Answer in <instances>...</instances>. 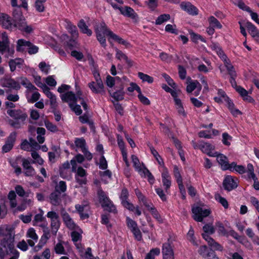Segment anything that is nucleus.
I'll list each match as a JSON object with an SVG mask.
<instances>
[{"label":"nucleus","mask_w":259,"mask_h":259,"mask_svg":"<svg viewBox=\"0 0 259 259\" xmlns=\"http://www.w3.org/2000/svg\"><path fill=\"white\" fill-rule=\"evenodd\" d=\"M244 11L247 12L250 16L251 19L256 23L259 25L258 15L253 11L248 6L244 5Z\"/></svg>","instance_id":"nucleus-27"},{"label":"nucleus","mask_w":259,"mask_h":259,"mask_svg":"<svg viewBox=\"0 0 259 259\" xmlns=\"http://www.w3.org/2000/svg\"><path fill=\"white\" fill-rule=\"evenodd\" d=\"M189 32L191 36V39L193 42L197 43L198 40H200L202 42H206L205 39L201 35L195 33L192 30L189 31Z\"/></svg>","instance_id":"nucleus-34"},{"label":"nucleus","mask_w":259,"mask_h":259,"mask_svg":"<svg viewBox=\"0 0 259 259\" xmlns=\"http://www.w3.org/2000/svg\"><path fill=\"white\" fill-rule=\"evenodd\" d=\"M146 4L152 11H154L158 6L157 0H148Z\"/></svg>","instance_id":"nucleus-59"},{"label":"nucleus","mask_w":259,"mask_h":259,"mask_svg":"<svg viewBox=\"0 0 259 259\" xmlns=\"http://www.w3.org/2000/svg\"><path fill=\"white\" fill-rule=\"evenodd\" d=\"M99 168L102 169H106L107 168V162L103 155H102L99 160Z\"/></svg>","instance_id":"nucleus-63"},{"label":"nucleus","mask_w":259,"mask_h":259,"mask_svg":"<svg viewBox=\"0 0 259 259\" xmlns=\"http://www.w3.org/2000/svg\"><path fill=\"white\" fill-rule=\"evenodd\" d=\"M17 133L13 132L11 133L6 139L5 145L2 147V151L4 153L9 152L14 147L16 140Z\"/></svg>","instance_id":"nucleus-8"},{"label":"nucleus","mask_w":259,"mask_h":259,"mask_svg":"<svg viewBox=\"0 0 259 259\" xmlns=\"http://www.w3.org/2000/svg\"><path fill=\"white\" fill-rule=\"evenodd\" d=\"M135 191L139 200L142 202L145 206V207H146L147 208H149L150 205L148 203L147 199L145 196L142 194L141 192L138 189H135Z\"/></svg>","instance_id":"nucleus-29"},{"label":"nucleus","mask_w":259,"mask_h":259,"mask_svg":"<svg viewBox=\"0 0 259 259\" xmlns=\"http://www.w3.org/2000/svg\"><path fill=\"white\" fill-rule=\"evenodd\" d=\"M143 173L144 174V176L148 177V181L150 184L152 185L154 183L155 179L150 171L147 168L145 165L143 163Z\"/></svg>","instance_id":"nucleus-32"},{"label":"nucleus","mask_w":259,"mask_h":259,"mask_svg":"<svg viewBox=\"0 0 259 259\" xmlns=\"http://www.w3.org/2000/svg\"><path fill=\"white\" fill-rule=\"evenodd\" d=\"M126 222L127 227L131 231L138 227L137 223L128 217L126 218Z\"/></svg>","instance_id":"nucleus-55"},{"label":"nucleus","mask_w":259,"mask_h":259,"mask_svg":"<svg viewBox=\"0 0 259 259\" xmlns=\"http://www.w3.org/2000/svg\"><path fill=\"white\" fill-rule=\"evenodd\" d=\"M203 230L205 233L212 234L215 232L213 226L210 224H206L203 227Z\"/></svg>","instance_id":"nucleus-52"},{"label":"nucleus","mask_w":259,"mask_h":259,"mask_svg":"<svg viewBox=\"0 0 259 259\" xmlns=\"http://www.w3.org/2000/svg\"><path fill=\"white\" fill-rule=\"evenodd\" d=\"M47 217L51 219L52 233L56 236L61 225L59 216L55 211H51L47 213Z\"/></svg>","instance_id":"nucleus-5"},{"label":"nucleus","mask_w":259,"mask_h":259,"mask_svg":"<svg viewBox=\"0 0 259 259\" xmlns=\"http://www.w3.org/2000/svg\"><path fill=\"white\" fill-rule=\"evenodd\" d=\"M148 209L151 211L152 216L155 219H156L158 222L160 223L162 222L160 215L159 214V212L154 207H150L149 206V208Z\"/></svg>","instance_id":"nucleus-46"},{"label":"nucleus","mask_w":259,"mask_h":259,"mask_svg":"<svg viewBox=\"0 0 259 259\" xmlns=\"http://www.w3.org/2000/svg\"><path fill=\"white\" fill-rule=\"evenodd\" d=\"M108 31H110V30L107 27L104 22H101L100 27L95 29L97 38L104 48L106 47L105 35L109 36Z\"/></svg>","instance_id":"nucleus-4"},{"label":"nucleus","mask_w":259,"mask_h":259,"mask_svg":"<svg viewBox=\"0 0 259 259\" xmlns=\"http://www.w3.org/2000/svg\"><path fill=\"white\" fill-rule=\"evenodd\" d=\"M22 166L25 169V175L26 176H32L34 174L35 170L32 166L30 165V162L26 159H23Z\"/></svg>","instance_id":"nucleus-23"},{"label":"nucleus","mask_w":259,"mask_h":259,"mask_svg":"<svg viewBox=\"0 0 259 259\" xmlns=\"http://www.w3.org/2000/svg\"><path fill=\"white\" fill-rule=\"evenodd\" d=\"M14 26L17 28L21 31H24L27 33H31L33 29L31 26L27 25L25 18L21 19L20 21H16L14 22Z\"/></svg>","instance_id":"nucleus-11"},{"label":"nucleus","mask_w":259,"mask_h":259,"mask_svg":"<svg viewBox=\"0 0 259 259\" xmlns=\"http://www.w3.org/2000/svg\"><path fill=\"white\" fill-rule=\"evenodd\" d=\"M128 196V192L127 189L126 188L122 189L120 196L121 204L125 208L128 209L130 211L133 212L135 211V213L137 215H140L141 214V211L139 209V207H135L133 204L127 201Z\"/></svg>","instance_id":"nucleus-3"},{"label":"nucleus","mask_w":259,"mask_h":259,"mask_svg":"<svg viewBox=\"0 0 259 259\" xmlns=\"http://www.w3.org/2000/svg\"><path fill=\"white\" fill-rule=\"evenodd\" d=\"M45 2H41L38 0H36L35 2V8L39 12H42L45 11V7L44 3Z\"/></svg>","instance_id":"nucleus-60"},{"label":"nucleus","mask_w":259,"mask_h":259,"mask_svg":"<svg viewBox=\"0 0 259 259\" xmlns=\"http://www.w3.org/2000/svg\"><path fill=\"white\" fill-rule=\"evenodd\" d=\"M60 192L54 191L52 192L49 196L50 203L54 206H59L62 202Z\"/></svg>","instance_id":"nucleus-17"},{"label":"nucleus","mask_w":259,"mask_h":259,"mask_svg":"<svg viewBox=\"0 0 259 259\" xmlns=\"http://www.w3.org/2000/svg\"><path fill=\"white\" fill-rule=\"evenodd\" d=\"M162 252L163 258L174 257L173 249L169 243H165L163 244Z\"/></svg>","instance_id":"nucleus-18"},{"label":"nucleus","mask_w":259,"mask_h":259,"mask_svg":"<svg viewBox=\"0 0 259 259\" xmlns=\"http://www.w3.org/2000/svg\"><path fill=\"white\" fill-rule=\"evenodd\" d=\"M231 169H229L230 171L235 170L236 172L242 174H243V166L237 165L235 162H233L231 163Z\"/></svg>","instance_id":"nucleus-48"},{"label":"nucleus","mask_w":259,"mask_h":259,"mask_svg":"<svg viewBox=\"0 0 259 259\" xmlns=\"http://www.w3.org/2000/svg\"><path fill=\"white\" fill-rule=\"evenodd\" d=\"M182 10L186 11L191 15H197L198 14L197 8L190 2H182L180 5Z\"/></svg>","instance_id":"nucleus-16"},{"label":"nucleus","mask_w":259,"mask_h":259,"mask_svg":"<svg viewBox=\"0 0 259 259\" xmlns=\"http://www.w3.org/2000/svg\"><path fill=\"white\" fill-rule=\"evenodd\" d=\"M107 32H108L109 37L117 41L118 43L122 44L126 47H127L130 45V44L127 41L124 40L121 37L114 33L111 30L108 31Z\"/></svg>","instance_id":"nucleus-26"},{"label":"nucleus","mask_w":259,"mask_h":259,"mask_svg":"<svg viewBox=\"0 0 259 259\" xmlns=\"http://www.w3.org/2000/svg\"><path fill=\"white\" fill-rule=\"evenodd\" d=\"M215 147L208 143H204L201 142L199 144V149L204 153H206L208 156L211 157H214L217 155V152H212L211 151L214 149Z\"/></svg>","instance_id":"nucleus-13"},{"label":"nucleus","mask_w":259,"mask_h":259,"mask_svg":"<svg viewBox=\"0 0 259 259\" xmlns=\"http://www.w3.org/2000/svg\"><path fill=\"white\" fill-rule=\"evenodd\" d=\"M36 85L42 89L44 93L48 97L52 96L53 93L50 92V88L46 84L42 82H39L36 83Z\"/></svg>","instance_id":"nucleus-44"},{"label":"nucleus","mask_w":259,"mask_h":259,"mask_svg":"<svg viewBox=\"0 0 259 259\" xmlns=\"http://www.w3.org/2000/svg\"><path fill=\"white\" fill-rule=\"evenodd\" d=\"M14 238L11 233H8L2 240L0 244V259H4L6 254L13 253L14 250Z\"/></svg>","instance_id":"nucleus-1"},{"label":"nucleus","mask_w":259,"mask_h":259,"mask_svg":"<svg viewBox=\"0 0 259 259\" xmlns=\"http://www.w3.org/2000/svg\"><path fill=\"white\" fill-rule=\"evenodd\" d=\"M62 100L64 102H69L76 103L77 101V98L72 92H67V93L61 95Z\"/></svg>","instance_id":"nucleus-21"},{"label":"nucleus","mask_w":259,"mask_h":259,"mask_svg":"<svg viewBox=\"0 0 259 259\" xmlns=\"http://www.w3.org/2000/svg\"><path fill=\"white\" fill-rule=\"evenodd\" d=\"M162 76L165 78V80L167 81L168 85H169L173 89H176L177 86L176 84L174 82L173 80L170 78V77L168 75L164 73L163 74Z\"/></svg>","instance_id":"nucleus-61"},{"label":"nucleus","mask_w":259,"mask_h":259,"mask_svg":"<svg viewBox=\"0 0 259 259\" xmlns=\"http://www.w3.org/2000/svg\"><path fill=\"white\" fill-rule=\"evenodd\" d=\"M244 174H245V178L247 181L256 179V176L254 172V167L252 164L248 163L245 169H244Z\"/></svg>","instance_id":"nucleus-20"},{"label":"nucleus","mask_w":259,"mask_h":259,"mask_svg":"<svg viewBox=\"0 0 259 259\" xmlns=\"http://www.w3.org/2000/svg\"><path fill=\"white\" fill-rule=\"evenodd\" d=\"M75 146L81 149V151L83 150H85V149L86 148V142L85 140L81 138H76L75 140L74 141Z\"/></svg>","instance_id":"nucleus-37"},{"label":"nucleus","mask_w":259,"mask_h":259,"mask_svg":"<svg viewBox=\"0 0 259 259\" xmlns=\"http://www.w3.org/2000/svg\"><path fill=\"white\" fill-rule=\"evenodd\" d=\"M138 77L143 82H147L149 83H151L153 82V78L148 74H144L143 72H139L138 73Z\"/></svg>","instance_id":"nucleus-36"},{"label":"nucleus","mask_w":259,"mask_h":259,"mask_svg":"<svg viewBox=\"0 0 259 259\" xmlns=\"http://www.w3.org/2000/svg\"><path fill=\"white\" fill-rule=\"evenodd\" d=\"M23 47H28V52L29 54H36L38 50L37 47L34 46L30 41H26L23 39H19L17 41L16 50L18 52H23Z\"/></svg>","instance_id":"nucleus-6"},{"label":"nucleus","mask_w":259,"mask_h":259,"mask_svg":"<svg viewBox=\"0 0 259 259\" xmlns=\"http://www.w3.org/2000/svg\"><path fill=\"white\" fill-rule=\"evenodd\" d=\"M223 186L226 190L230 191L237 188L238 185L236 181L232 176H227L223 181Z\"/></svg>","instance_id":"nucleus-14"},{"label":"nucleus","mask_w":259,"mask_h":259,"mask_svg":"<svg viewBox=\"0 0 259 259\" xmlns=\"http://www.w3.org/2000/svg\"><path fill=\"white\" fill-rule=\"evenodd\" d=\"M45 124L46 128L52 132L55 133L58 131L57 126L49 121H45Z\"/></svg>","instance_id":"nucleus-50"},{"label":"nucleus","mask_w":259,"mask_h":259,"mask_svg":"<svg viewBox=\"0 0 259 259\" xmlns=\"http://www.w3.org/2000/svg\"><path fill=\"white\" fill-rule=\"evenodd\" d=\"M77 26L83 33L87 34L88 36L92 34V30L89 29L84 20L81 19L78 23Z\"/></svg>","instance_id":"nucleus-25"},{"label":"nucleus","mask_w":259,"mask_h":259,"mask_svg":"<svg viewBox=\"0 0 259 259\" xmlns=\"http://www.w3.org/2000/svg\"><path fill=\"white\" fill-rule=\"evenodd\" d=\"M159 254L160 249L158 248H153L147 254L145 259H155V255H158Z\"/></svg>","instance_id":"nucleus-39"},{"label":"nucleus","mask_w":259,"mask_h":259,"mask_svg":"<svg viewBox=\"0 0 259 259\" xmlns=\"http://www.w3.org/2000/svg\"><path fill=\"white\" fill-rule=\"evenodd\" d=\"M245 26L248 33L252 37L259 32L256 27L250 22H247Z\"/></svg>","instance_id":"nucleus-28"},{"label":"nucleus","mask_w":259,"mask_h":259,"mask_svg":"<svg viewBox=\"0 0 259 259\" xmlns=\"http://www.w3.org/2000/svg\"><path fill=\"white\" fill-rule=\"evenodd\" d=\"M75 104L69 103V106L77 115H79L82 113L80 106Z\"/></svg>","instance_id":"nucleus-47"},{"label":"nucleus","mask_w":259,"mask_h":259,"mask_svg":"<svg viewBox=\"0 0 259 259\" xmlns=\"http://www.w3.org/2000/svg\"><path fill=\"white\" fill-rule=\"evenodd\" d=\"M151 153L156 158L159 164L162 165L164 164L163 161L160 156L159 155L158 152L153 147L151 146L150 147Z\"/></svg>","instance_id":"nucleus-42"},{"label":"nucleus","mask_w":259,"mask_h":259,"mask_svg":"<svg viewBox=\"0 0 259 259\" xmlns=\"http://www.w3.org/2000/svg\"><path fill=\"white\" fill-rule=\"evenodd\" d=\"M162 182L164 187L165 192H167V190L170 188L171 185L170 176H169L167 170H164L161 175Z\"/></svg>","instance_id":"nucleus-22"},{"label":"nucleus","mask_w":259,"mask_h":259,"mask_svg":"<svg viewBox=\"0 0 259 259\" xmlns=\"http://www.w3.org/2000/svg\"><path fill=\"white\" fill-rule=\"evenodd\" d=\"M5 83V87L7 88H12L17 90L20 89L21 88L19 83L13 79H9L7 80Z\"/></svg>","instance_id":"nucleus-31"},{"label":"nucleus","mask_w":259,"mask_h":259,"mask_svg":"<svg viewBox=\"0 0 259 259\" xmlns=\"http://www.w3.org/2000/svg\"><path fill=\"white\" fill-rule=\"evenodd\" d=\"M174 175L176 179L177 182L182 181V178L180 172L178 167L177 165H175L174 167Z\"/></svg>","instance_id":"nucleus-57"},{"label":"nucleus","mask_w":259,"mask_h":259,"mask_svg":"<svg viewBox=\"0 0 259 259\" xmlns=\"http://www.w3.org/2000/svg\"><path fill=\"white\" fill-rule=\"evenodd\" d=\"M88 87L91 91L95 94H103L105 92L104 89H100L97 87L95 81H92L88 84Z\"/></svg>","instance_id":"nucleus-33"},{"label":"nucleus","mask_w":259,"mask_h":259,"mask_svg":"<svg viewBox=\"0 0 259 259\" xmlns=\"http://www.w3.org/2000/svg\"><path fill=\"white\" fill-rule=\"evenodd\" d=\"M76 173L75 177H87V173L85 169H84L82 167L79 166L76 171Z\"/></svg>","instance_id":"nucleus-58"},{"label":"nucleus","mask_w":259,"mask_h":259,"mask_svg":"<svg viewBox=\"0 0 259 259\" xmlns=\"http://www.w3.org/2000/svg\"><path fill=\"white\" fill-rule=\"evenodd\" d=\"M216 155L215 157H217V161L221 165L222 169L223 170L231 169V163H229L227 157L217 152Z\"/></svg>","instance_id":"nucleus-12"},{"label":"nucleus","mask_w":259,"mask_h":259,"mask_svg":"<svg viewBox=\"0 0 259 259\" xmlns=\"http://www.w3.org/2000/svg\"><path fill=\"white\" fill-rule=\"evenodd\" d=\"M61 214L64 224L70 230H74L76 228L77 226L74 223L69 213L66 211L64 208L61 209Z\"/></svg>","instance_id":"nucleus-9"},{"label":"nucleus","mask_w":259,"mask_h":259,"mask_svg":"<svg viewBox=\"0 0 259 259\" xmlns=\"http://www.w3.org/2000/svg\"><path fill=\"white\" fill-rule=\"evenodd\" d=\"M125 17L130 18L134 22H138L139 17L134 10L128 6H124L121 10V13Z\"/></svg>","instance_id":"nucleus-10"},{"label":"nucleus","mask_w":259,"mask_h":259,"mask_svg":"<svg viewBox=\"0 0 259 259\" xmlns=\"http://www.w3.org/2000/svg\"><path fill=\"white\" fill-rule=\"evenodd\" d=\"M27 235L28 237L31 238L33 240L37 241L38 237L35 233V231L33 228H30L28 229L27 233Z\"/></svg>","instance_id":"nucleus-62"},{"label":"nucleus","mask_w":259,"mask_h":259,"mask_svg":"<svg viewBox=\"0 0 259 259\" xmlns=\"http://www.w3.org/2000/svg\"><path fill=\"white\" fill-rule=\"evenodd\" d=\"M13 22L16 21H20V19L24 18L22 12L19 9H15L13 12Z\"/></svg>","instance_id":"nucleus-45"},{"label":"nucleus","mask_w":259,"mask_h":259,"mask_svg":"<svg viewBox=\"0 0 259 259\" xmlns=\"http://www.w3.org/2000/svg\"><path fill=\"white\" fill-rule=\"evenodd\" d=\"M50 238V230L48 228H46L43 230V235L39 240L40 243H41V245H45Z\"/></svg>","instance_id":"nucleus-38"},{"label":"nucleus","mask_w":259,"mask_h":259,"mask_svg":"<svg viewBox=\"0 0 259 259\" xmlns=\"http://www.w3.org/2000/svg\"><path fill=\"white\" fill-rule=\"evenodd\" d=\"M119 89L112 94L110 93L111 96L116 101H121L124 99L125 92L123 91L124 87L121 84L119 87Z\"/></svg>","instance_id":"nucleus-24"},{"label":"nucleus","mask_w":259,"mask_h":259,"mask_svg":"<svg viewBox=\"0 0 259 259\" xmlns=\"http://www.w3.org/2000/svg\"><path fill=\"white\" fill-rule=\"evenodd\" d=\"M208 21L210 26L218 28H221L222 25L220 22L213 16H210L208 18Z\"/></svg>","instance_id":"nucleus-41"},{"label":"nucleus","mask_w":259,"mask_h":259,"mask_svg":"<svg viewBox=\"0 0 259 259\" xmlns=\"http://www.w3.org/2000/svg\"><path fill=\"white\" fill-rule=\"evenodd\" d=\"M159 57L163 61H165L166 62H169L172 59L174 60H178L179 57L177 54L175 55V57L172 55L169 56L167 54L162 52L160 54Z\"/></svg>","instance_id":"nucleus-30"},{"label":"nucleus","mask_w":259,"mask_h":259,"mask_svg":"<svg viewBox=\"0 0 259 259\" xmlns=\"http://www.w3.org/2000/svg\"><path fill=\"white\" fill-rule=\"evenodd\" d=\"M194 214L193 218L197 222H202L203 218L207 217L210 213V210L208 209H203L202 207L197 206L192 209Z\"/></svg>","instance_id":"nucleus-7"},{"label":"nucleus","mask_w":259,"mask_h":259,"mask_svg":"<svg viewBox=\"0 0 259 259\" xmlns=\"http://www.w3.org/2000/svg\"><path fill=\"white\" fill-rule=\"evenodd\" d=\"M66 190V185L64 181H60L58 185L55 187V191L58 192H64Z\"/></svg>","instance_id":"nucleus-51"},{"label":"nucleus","mask_w":259,"mask_h":259,"mask_svg":"<svg viewBox=\"0 0 259 259\" xmlns=\"http://www.w3.org/2000/svg\"><path fill=\"white\" fill-rule=\"evenodd\" d=\"M132 159L134 164V166L139 172L143 171V169L140 165L139 160L137 156L135 155H132Z\"/></svg>","instance_id":"nucleus-43"},{"label":"nucleus","mask_w":259,"mask_h":259,"mask_svg":"<svg viewBox=\"0 0 259 259\" xmlns=\"http://www.w3.org/2000/svg\"><path fill=\"white\" fill-rule=\"evenodd\" d=\"M251 93V90L246 91L244 89V101L249 103L254 104L255 100L249 95Z\"/></svg>","instance_id":"nucleus-40"},{"label":"nucleus","mask_w":259,"mask_h":259,"mask_svg":"<svg viewBox=\"0 0 259 259\" xmlns=\"http://www.w3.org/2000/svg\"><path fill=\"white\" fill-rule=\"evenodd\" d=\"M204 258L205 259H219L215 252L212 249H209Z\"/></svg>","instance_id":"nucleus-56"},{"label":"nucleus","mask_w":259,"mask_h":259,"mask_svg":"<svg viewBox=\"0 0 259 259\" xmlns=\"http://www.w3.org/2000/svg\"><path fill=\"white\" fill-rule=\"evenodd\" d=\"M222 136V142L223 144L227 146L230 145V142H229V141L232 140V137L230 135H229V134L227 133H223Z\"/></svg>","instance_id":"nucleus-64"},{"label":"nucleus","mask_w":259,"mask_h":259,"mask_svg":"<svg viewBox=\"0 0 259 259\" xmlns=\"http://www.w3.org/2000/svg\"><path fill=\"white\" fill-rule=\"evenodd\" d=\"M224 64H225V65L227 70L229 72L230 75V76L236 75V72L234 69V67L230 63V60L225 62Z\"/></svg>","instance_id":"nucleus-54"},{"label":"nucleus","mask_w":259,"mask_h":259,"mask_svg":"<svg viewBox=\"0 0 259 259\" xmlns=\"http://www.w3.org/2000/svg\"><path fill=\"white\" fill-rule=\"evenodd\" d=\"M208 245L211 247L210 249L212 250L222 251L223 249V246L219 243L217 242L214 239H213V241L211 242V243H209Z\"/></svg>","instance_id":"nucleus-53"},{"label":"nucleus","mask_w":259,"mask_h":259,"mask_svg":"<svg viewBox=\"0 0 259 259\" xmlns=\"http://www.w3.org/2000/svg\"><path fill=\"white\" fill-rule=\"evenodd\" d=\"M99 201L105 211L109 212H116L115 206L112 202L107 196L105 193L102 190H100L98 193Z\"/></svg>","instance_id":"nucleus-2"},{"label":"nucleus","mask_w":259,"mask_h":259,"mask_svg":"<svg viewBox=\"0 0 259 259\" xmlns=\"http://www.w3.org/2000/svg\"><path fill=\"white\" fill-rule=\"evenodd\" d=\"M7 114L16 120H21L22 121L25 120L27 117V114L22 110L10 109L7 111Z\"/></svg>","instance_id":"nucleus-15"},{"label":"nucleus","mask_w":259,"mask_h":259,"mask_svg":"<svg viewBox=\"0 0 259 259\" xmlns=\"http://www.w3.org/2000/svg\"><path fill=\"white\" fill-rule=\"evenodd\" d=\"M0 23L6 29L11 28L13 25L10 17L4 13H0Z\"/></svg>","instance_id":"nucleus-19"},{"label":"nucleus","mask_w":259,"mask_h":259,"mask_svg":"<svg viewBox=\"0 0 259 259\" xmlns=\"http://www.w3.org/2000/svg\"><path fill=\"white\" fill-rule=\"evenodd\" d=\"M55 252L59 254H65L66 252L64 246L61 243H58L54 247Z\"/></svg>","instance_id":"nucleus-49"},{"label":"nucleus","mask_w":259,"mask_h":259,"mask_svg":"<svg viewBox=\"0 0 259 259\" xmlns=\"http://www.w3.org/2000/svg\"><path fill=\"white\" fill-rule=\"evenodd\" d=\"M170 19V16L169 14H164L160 15L158 17L157 19L155 21V24L156 25H160L169 20Z\"/></svg>","instance_id":"nucleus-35"}]
</instances>
